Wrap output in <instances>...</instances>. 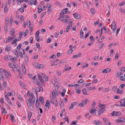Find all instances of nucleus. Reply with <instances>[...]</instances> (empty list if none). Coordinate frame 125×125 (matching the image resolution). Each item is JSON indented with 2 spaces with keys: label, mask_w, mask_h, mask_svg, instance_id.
I'll return each mask as SVG.
<instances>
[{
  "label": "nucleus",
  "mask_w": 125,
  "mask_h": 125,
  "mask_svg": "<svg viewBox=\"0 0 125 125\" xmlns=\"http://www.w3.org/2000/svg\"><path fill=\"white\" fill-rule=\"evenodd\" d=\"M37 75L41 82L42 83L43 82H44V80H43V77H42L39 74H37Z\"/></svg>",
  "instance_id": "7"
},
{
  "label": "nucleus",
  "mask_w": 125,
  "mask_h": 125,
  "mask_svg": "<svg viewBox=\"0 0 125 125\" xmlns=\"http://www.w3.org/2000/svg\"><path fill=\"white\" fill-rule=\"evenodd\" d=\"M66 60H64L62 61H61L59 62L58 63H66Z\"/></svg>",
  "instance_id": "50"
},
{
  "label": "nucleus",
  "mask_w": 125,
  "mask_h": 125,
  "mask_svg": "<svg viewBox=\"0 0 125 125\" xmlns=\"http://www.w3.org/2000/svg\"><path fill=\"white\" fill-rule=\"evenodd\" d=\"M70 17L66 15H62V18H69Z\"/></svg>",
  "instance_id": "38"
},
{
  "label": "nucleus",
  "mask_w": 125,
  "mask_h": 125,
  "mask_svg": "<svg viewBox=\"0 0 125 125\" xmlns=\"http://www.w3.org/2000/svg\"><path fill=\"white\" fill-rule=\"evenodd\" d=\"M31 112H29L28 113V120L29 121L30 119L31 115Z\"/></svg>",
  "instance_id": "33"
},
{
  "label": "nucleus",
  "mask_w": 125,
  "mask_h": 125,
  "mask_svg": "<svg viewBox=\"0 0 125 125\" xmlns=\"http://www.w3.org/2000/svg\"><path fill=\"white\" fill-rule=\"evenodd\" d=\"M46 12H42L41 13V17L42 18L43 17V16L45 14H46Z\"/></svg>",
  "instance_id": "51"
},
{
  "label": "nucleus",
  "mask_w": 125,
  "mask_h": 125,
  "mask_svg": "<svg viewBox=\"0 0 125 125\" xmlns=\"http://www.w3.org/2000/svg\"><path fill=\"white\" fill-rule=\"evenodd\" d=\"M22 71L23 72V73L25 74H26V69L25 68V67L23 66L22 67Z\"/></svg>",
  "instance_id": "21"
},
{
  "label": "nucleus",
  "mask_w": 125,
  "mask_h": 125,
  "mask_svg": "<svg viewBox=\"0 0 125 125\" xmlns=\"http://www.w3.org/2000/svg\"><path fill=\"white\" fill-rule=\"evenodd\" d=\"M117 74L118 75V77H119L120 76L123 75V73L122 72H119L117 73Z\"/></svg>",
  "instance_id": "42"
},
{
  "label": "nucleus",
  "mask_w": 125,
  "mask_h": 125,
  "mask_svg": "<svg viewBox=\"0 0 125 125\" xmlns=\"http://www.w3.org/2000/svg\"><path fill=\"white\" fill-rule=\"evenodd\" d=\"M74 107V106L72 104V103L71 104V106L69 107V109L70 110L71 109H73Z\"/></svg>",
  "instance_id": "57"
},
{
  "label": "nucleus",
  "mask_w": 125,
  "mask_h": 125,
  "mask_svg": "<svg viewBox=\"0 0 125 125\" xmlns=\"http://www.w3.org/2000/svg\"><path fill=\"white\" fill-rule=\"evenodd\" d=\"M32 94L33 93H31L30 91H28L27 95L28 96L30 97L31 96Z\"/></svg>",
  "instance_id": "30"
},
{
  "label": "nucleus",
  "mask_w": 125,
  "mask_h": 125,
  "mask_svg": "<svg viewBox=\"0 0 125 125\" xmlns=\"http://www.w3.org/2000/svg\"><path fill=\"white\" fill-rule=\"evenodd\" d=\"M10 32L12 33H10V34L11 35H12L14 33V29L12 28L10 29Z\"/></svg>",
  "instance_id": "29"
},
{
  "label": "nucleus",
  "mask_w": 125,
  "mask_h": 125,
  "mask_svg": "<svg viewBox=\"0 0 125 125\" xmlns=\"http://www.w3.org/2000/svg\"><path fill=\"white\" fill-rule=\"evenodd\" d=\"M125 86V85L124 84H121L120 85V87L122 89V90H123V88Z\"/></svg>",
  "instance_id": "48"
},
{
  "label": "nucleus",
  "mask_w": 125,
  "mask_h": 125,
  "mask_svg": "<svg viewBox=\"0 0 125 125\" xmlns=\"http://www.w3.org/2000/svg\"><path fill=\"white\" fill-rule=\"evenodd\" d=\"M19 10L22 12H23L24 11V10L23 8H21L19 9Z\"/></svg>",
  "instance_id": "52"
},
{
  "label": "nucleus",
  "mask_w": 125,
  "mask_h": 125,
  "mask_svg": "<svg viewBox=\"0 0 125 125\" xmlns=\"http://www.w3.org/2000/svg\"><path fill=\"white\" fill-rule=\"evenodd\" d=\"M110 88L108 87V88H106L105 89V90L104 91L105 92H108L110 89Z\"/></svg>",
  "instance_id": "46"
},
{
  "label": "nucleus",
  "mask_w": 125,
  "mask_h": 125,
  "mask_svg": "<svg viewBox=\"0 0 125 125\" xmlns=\"http://www.w3.org/2000/svg\"><path fill=\"white\" fill-rule=\"evenodd\" d=\"M90 33H91L90 31H89V32L88 33H87L86 34V36H85L84 38H85V39L89 35V34Z\"/></svg>",
  "instance_id": "53"
},
{
  "label": "nucleus",
  "mask_w": 125,
  "mask_h": 125,
  "mask_svg": "<svg viewBox=\"0 0 125 125\" xmlns=\"http://www.w3.org/2000/svg\"><path fill=\"white\" fill-rule=\"evenodd\" d=\"M44 78H45V81H48V77H47V76L46 75H44V76L43 77Z\"/></svg>",
  "instance_id": "59"
},
{
  "label": "nucleus",
  "mask_w": 125,
  "mask_h": 125,
  "mask_svg": "<svg viewBox=\"0 0 125 125\" xmlns=\"http://www.w3.org/2000/svg\"><path fill=\"white\" fill-rule=\"evenodd\" d=\"M117 92L116 93H118L119 94H121L123 92V90H121L120 91L119 89V88H118L117 89Z\"/></svg>",
  "instance_id": "25"
},
{
  "label": "nucleus",
  "mask_w": 125,
  "mask_h": 125,
  "mask_svg": "<svg viewBox=\"0 0 125 125\" xmlns=\"http://www.w3.org/2000/svg\"><path fill=\"white\" fill-rule=\"evenodd\" d=\"M0 79H4V77L3 76V74L2 73H0Z\"/></svg>",
  "instance_id": "55"
},
{
  "label": "nucleus",
  "mask_w": 125,
  "mask_h": 125,
  "mask_svg": "<svg viewBox=\"0 0 125 125\" xmlns=\"http://www.w3.org/2000/svg\"><path fill=\"white\" fill-rule=\"evenodd\" d=\"M60 21L64 23H67L68 22L67 19H61L60 20Z\"/></svg>",
  "instance_id": "36"
},
{
  "label": "nucleus",
  "mask_w": 125,
  "mask_h": 125,
  "mask_svg": "<svg viewBox=\"0 0 125 125\" xmlns=\"http://www.w3.org/2000/svg\"><path fill=\"white\" fill-rule=\"evenodd\" d=\"M94 123L96 125H99V124H101L102 122L100 121H97L96 120H95L94 121Z\"/></svg>",
  "instance_id": "14"
},
{
  "label": "nucleus",
  "mask_w": 125,
  "mask_h": 125,
  "mask_svg": "<svg viewBox=\"0 0 125 125\" xmlns=\"http://www.w3.org/2000/svg\"><path fill=\"white\" fill-rule=\"evenodd\" d=\"M7 5H6V6L5 7L4 9V12L6 13L7 12L8 10V8H7Z\"/></svg>",
  "instance_id": "37"
},
{
  "label": "nucleus",
  "mask_w": 125,
  "mask_h": 125,
  "mask_svg": "<svg viewBox=\"0 0 125 125\" xmlns=\"http://www.w3.org/2000/svg\"><path fill=\"white\" fill-rule=\"evenodd\" d=\"M71 28V26L70 25H68L66 27V31L67 32H68L69 31V30Z\"/></svg>",
  "instance_id": "35"
},
{
  "label": "nucleus",
  "mask_w": 125,
  "mask_h": 125,
  "mask_svg": "<svg viewBox=\"0 0 125 125\" xmlns=\"http://www.w3.org/2000/svg\"><path fill=\"white\" fill-rule=\"evenodd\" d=\"M12 41L10 37H9L7 39L4 40V42L5 43H7L9 42Z\"/></svg>",
  "instance_id": "8"
},
{
  "label": "nucleus",
  "mask_w": 125,
  "mask_h": 125,
  "mask_svg": "<svg viewBox=\"0 0 125 125\" xmlns=\"http://www.w3.org/2000/svg\"><path fill=\"white\" fill-rule=\"evenodd\" d=\"M51 41V39L50 37H49L47 40V42L48 43H49Z\"/></svg>",
  "instance_id": "54"
},
{
  "label": "nucleus",
  "mask_w": 125,
  "mask_h": 125,
  "mask_svg": "<svg viewBox=\"0 0 125 125\" xmlns=\"http://www.w3.org/2000/svg\"><path fill=\"white\" fill-rule=\"evenodd\" d=\"M28 22H27V25L29 27H31V23L30 20H28Z\"/></svg>",
  "instance_id": "56"
},
{
  "label": "nucleus",
  "mask_w": 125,
  "mask_h": 125,
  "mask_svg": "<svg viewBox=\"0 0 125 125\" xmlns=\"http://www.w3.org/2000/svg\"><path fill=\"white\" fill-rule=\"evenodd\" d=\"M77 123V122L76 121H73L72 122L71 125H76Z\"/></svg>",
  "instance_id": "41"
},
{
  "label": "nucleus",
  "mask_w": 125,
  "mask_h": 125,
  "mask_svg": "<svg viewBox=\"0 0 125 125\" xmlns=\"http://www.w3.org/2000/svg\"><path fill=\"white\" fill-rule=\"evenodd\" d=\"M18 98H19V100H21V101H23L22 98L21 96V95L19 94V95L18 96Z\"/></svg>",
  "instance_id": "49"
},
{
  "label": "nucleus",
  "mask_w": 125,
  "mask_h": 125,
  "mask_svg": "<svg viewBox=\"0 0 125 125\" xmlns=\"http://www.w3.org/2000/svg\"><path fill=\"white\" fill-rule=\"evenodd\" d=\"M8 64L9 67L11 68H12V70L13 71H14V70L13 68V67L14 66V64L12 63L9 62L8 63Z\"/></svg>",
  "instance_id": "15"
},
{
  "label": "nucleus",
  "mask_w": 125,
  "mask_h": 125,
  "mask_svg": "<svg viewBox=\"0 0 125 125\" xmlns=\"http://www.w3.org/2000/svg\"><path fill=\"white\" fill-rule=\"evenodd\" d=\"M11 47L10 46L8 45L6 47L5 49V52L9 51Z\"/></svg>",
  "instance_id": "12"
},
{
  "label": "nucleus",
  "mask_w": 125,
  "mask_h": 125,
  "mask_svg": "<svg viewBox=\"0 0 125 125\" xmlns=\"http://www.w3.org/2000/svg\"><path fill=\"white\" fill-rule=\"evenodd\" d=\"M28 30H25V32L24 33V36H25L27 35L28 34Z\"/></svg>",
  "instance_id": "44"
},
{
  "label": "nucleus",
  "mask_w": 125,
  "mask_h": 125,
  "mask_svg": "<svg viewBox=\"0 0 125 125\" xmlns=\"http://www.w3.org/2000/svg\"><path fill=\"white\" fill-rule=\"evenodd\" d=\"M93 108L94 109H92L91 111H90V113L91 114H93L94 113V112L96 111L97 110L96 109H95V107H94Z\"/></svg>",
  "instance_id": "13"
},
{
  "label": "nucleus",
  "mask_w": 125,
  "mask_h": 125,
  "mask_svg": "<svg viewBox=\"0 0 125 125\" xmlns=\"http://www.w3.org/2000/svg\"><path fill=\"white\" fill-rule=\"evenodd\" d=\"M5 98L7 102H10V100L7 95H5Z\"/></svg>",
  "instance_id": "45"
},
{
  "label": "nucleus",
  "mask_w": 125,
  "mask_h": 125,
  "mask_svg": "<svg viewBox=\"0 0 125 125\" xmlns=\"http://www.w3.org/2000/svg\"><path fill=\"white\" fill-rule=\"evenodd\" d=\"M37 2L36 0H30L29 4L30 5H31L32 4L34 5H36L37 4Z\"/></svg>",
  "instance_id": "4"
},
{
  "label": "nucleus",
  "mask_w": 125,
  "mask_h": 125,
  "mask_svg": "<svg viewBox=\"0 0 125 125\" xmlns=\"http://www.w3.org/2000/svg\"><path fill=\"white\" fill-rule=\"evenodd\" d=\"M121 120H122L121 122H125V119L122 117H120Z\"/></svg>",
  "instance_id": "64"
},
{
  "label": "nucleus",
  "mask_w": 125,
  "mask_h": 125,
  "mask_svg": "<svg viewBox=\"0 0 125 125\" xmlns=\"http://www.w3.org/2000/svg\"><path fill=\"white\" fill-rule=\"evenodd\" d=\"M27 104L28 106V108H30L32 106V105L31 104L30 101H29L28 99L27 100Z\"/></svg>",
  "instance_id": "11"
},
{
  "label": "nucleus",
  "mask_w": 125,
  "mask_h": 125,
  "mask_svg": "<svg viewBox=\"0 0 125 125\" xmlns=\"http://www.w3.org/2000/svg\"><path fill=\"white\" fill-rule=\"evenodd\" d=\"M82 91L83 93L85 95L87 94V92L85 89H83L82 90Z\"/></svg>",
  "instance_id": "40"
},
{
  "label": "nucleus",
  "mask_w": 125,
  "mask_h": 125,
  "mask_svg": "<svg viewBox=\"0 0 125 125\" xmlns=\"http://www.w3.org/2000/svg\"><path fill=\"white\" fill-rule=\"evenodd\" d=\"M111 71V69L109 68H106L103 70L102 72L103 73H107L110 72Z\"/></svg>",
  "instance_id": "9"
},
{
  "label": "nucleus",
  "mask_w": 125,
  "mask_h": 125,
  "mask_svg": "<svg viewBox=\"0 0 125 125\" xmlns=\"http://www.w3.org/2000/svg\"><path fill=\"white\" fill-rule=\"evenodd\" d=\"M73 51V50L72 49H71L69 51V52H68V54H71V53Z\"/></svg>",
  "instance_id": "62"
},
{
  "label": "nucleus",
  "mask_w": 125,
  "mask_h": 125,
  "mask_svg": "<svg viewBox=\"0 0 125 125\" xmlns=\"http://www.w3.org/2000/svg\"><path fill=\"white\" fill-rule=\"evenodd\" d=\"M3 86L5 87H6L7 86V83L5 81H3Z\"/></svg>",
  "instance_id": "63"
},
{
  "label": "nucleus",
  "mask_w": 125,
  "mask_h": 125,
  "mask_svg": "<svg viewBox=\"0 0 125 125\" xmlns=\"http://www.w3.org/2000/svg\"><path fill=\"white\" fill-rule=\"evenodd\" d=\"M1 109L2 110V111H1V113L3 114H5V115H6L7 113V111L6 110L3 108V107H1Z\"/></svg>",
  "instance_id": "10"
},
{
  "label": "nucleus",
  "mask_w": 125,
  "mask_h": 125,
  "mask_svg": "<svg viewBox=\"0 0 125 125\" xmlns=\"http://www.w3.org/2000/svg\"><path fill=\"white\" fill-rule=\"evenodd\" d=\"M83 36V31L82 29H81V30L80 31V37L81 38H82Z\"/></svg>",
  "instance_id": "18"
},
{
  "label": "nucleus",
  "mask_w": 125,
  "mask_h": 125,
  "mask_svg": "<svg viewBox=\"0 0 125 125\" xmlns=\"http://www.w3.org/2000/svg\"><path fill=\"white\" fill-rule=\"evenodd\" d=\"M16 58L15 57H12L10 58V60L11 62H12L15 63Z\"/></svg>",
  "instance_id": "19"
},
{
  "label": "nucleus",
  "mask_w": 125,
  "mask_h": 125,
  "mask_svg": "<svg viewBox=\"0 0 125 125\" xmlns=\"http://www.w3.org/2000/svg\"><path fill=\"white\" fill-rule=\"evenodd\" d=\"M3 72L4 73L7 79H10V78L9 76V75L10 76H11V74L9 71H6L5 69L3 70Z\"/></svg>",
  "instance_id": "1"
},
{
  "label": "nucleus",
  "mask_w": 125,
  "mask_h": 125,
  "mask_svg": "<svg viewBox=\"0 0 125 125\" xmlns=\"http://www.w3.org/2000/svg\"><path fill=\"white\" fill-rule=\"evenodd\" d=\"M119 103L120 104H125V99L123 98L121 100H120Z\"/></svg>",
  "instance_id": "23"
},
{
  "label": "nucleus",
  "mask_w": 125,
  "mask_h": 125,
  "mask_svg": "<svg viewBox=\"0 0 125 125\" xmlns=\"http://www.w3.org/2000/svg\"><path fill=\"white\" fill-rule=\"evenodd\" d=\"M16 71L18 72V73H19V75L21 77L20 78H21L22 74L21 73V71L19 69H16Z\"/></svg>",
  "instance_id": "24"
},
{
  "label": "nucleus",
  "mask_w": 125,
  "mask_h": 125,
  "mask_svg": "<svg viewBox=\"0 0 125 125\" xmlns=\"http://www.w3.org/2000/svg\"><path fill=\"white\" fill-rule=\"evenodd\" d=\"M106 106L104 107L101 108L99 109L98 111V113L99 115H100L101 114L104 112L105 110Z\"/></svg>",
  "instance_id": "2"
},
{
  "label": "nucleus",
  "mask_w": 125,
  "mask_h": 125,
  "mask_svg": "<svg viewBox=\"0 0 125 125\" xmlns=\"http://www.w3.org/2000/svg\"><path fill=\"white\" fill-rule=\"evenodd\" d=\"M56 57V55L54 54L53 55H52L51 56H50V59H54V58Z\"/></svg>",
  "instance_id": "61"
},
{
  "label": "nucleus",
  "mask_w": 125,
  "mask_h": 125,
  "mask_svg": "<svg viewBox=\"0 0 125 125\" xmlns=\"http://www.w3.org/2000/svg\"><path fill=\"white\" fill-rule=\"evenodd\" d=\"M73 15L74 17L76 19H80L81 18V17L78 13H75L73 14Z\"/></svg>",
  "instance_id": "6"
},
{
  "label": "nucleus",
  "mask_w": 125,
  "mask_h": 125,
  "mask_svg": "<svg viewBox=\"0 0 125 125\" xmlns=\"http://www.w3.org/2000/svg\"><path fill=\"white\" fill-rule=\"evenodd\" d=\"M120 79L121 81H125V78H124V77L123 76H120Z\"/></svg>",
  "instance_id": "31"
},
{
  "label": "nucleus",
  "mask_w": 125,
  "mask_h": 125,
  "mask_svg": "<svg viewBox=\"0 0 125 125\" xmlns=\"http://www.w3.org/2000/svg\"><path fill=\"white\" fill-rule=\"evenodd\" d=\"M39 101L42 104L44 101V99L42 97H40L39 99Z\"/></svg>",
  "instance_id": "32"
},
{
  "label": "nucleus",
  "mask_w": 125,
  "mask_h": 125,
  "mask_svg": "<svg viewBox=\"0 0 125 125\" xmlns=\"http://www.w3.org/2000/svg\"><path fill=\"white\" fill-rule=\"evenodd\" d=\"M88 102V99L87 98H86L85 100L84 101L82 100V103L84 105Z\"/></svg>",
  "instance_id": "17"
},
{
  "label": "nucleus",
  "mask_w": 125,
  "mask_h": 125,
  "mask_svg": "<svg viewBox=\"0 0 125 125\" xmlns=\"http://www.w3.org/2000/svg\"><path fill=\"white\" fill-rule=\"evenodd\" d=\"M111 115L112 116H119L121 114V112H117L115 111H113L111 114Z\"/></svg>",
  "instance_id": "3"
},
{
  "label": "nucleus",
  "mask_w": 125,
  "mask_h": 125,
  "mask_svg": "<svg viewBox=\"0 0 125 125\" xmlns=\"http://www.w3.org/2000/svg\"><path fill=\"white\" fill-rule=\"evenodd\" d=\"M27 56V55H26V56L25 57H24L25 62L26 63V64H27L28 63V58Z\"/></svg>",
  "instance_id": "22"
},
{
  "label": "nucleus",
  "mask_w": 125,
  "mask_h": 125,
  "mask_svg": "<svg viewBox=\"0 0 125 125\" xmlns=\"http://www.w3.org/2000/svg\"><path fill=\"white\" fill-rule=\"evenodd\" d=\"M112 29V30L113 31V32H112L113 33H114V32L115 31V30H116V27H115V26H111V28Z\"/></svg>",
  "instance_id": "34"
},
{
  "label": "nucleus",
  "mask_w": 125,
  "mask_h": 125,
  "mask_svg": "<svg viewBox=\"0 0 125 125\" xmlns=\"http://www.w3.org/2000/svg\"><path fill=\"white\" fill-rule=\"evenodd\" d=\"M10 116L11 117V120L12 121L14 119V116L11 114H10Z\"/></svg>",
  "instance_id": "26"
},
{
  "label": "nucleus",
  "mask_w": 125,
  "mask_h": 125,
  "mask_svg": "<svg viewBox=\"0 0 125 125\" xmlns=\"http://www.w3.org/2000/svg\"><path fill=\"white\" fill-rule=\"evenodd\" d=\"M13 21V19H12V16L10 17V22L9 24V26H11V25L12 23V22Z\"/></svg>",
  "instance_id": "27"
},
{
  "label": "nucleus",
  "mask_w": 125,
  "mask_h": 125,
  "mask_svg": "<svg viewBox=\"0 0 125 125\" xmlns=\"http://www.w3.org/2000/svg\"><path fill=\"white\" fill-rule=\"evenodd\" d=\"M36 37V40L38 42H39L40 41V38L39 36H38V37Z\"/></svg>",
  "instance_id": "60"
},
{
  "label": "nucleus",
  "mask_w": 125,
  "mask_h": 125,
  "mask_svg": "<svg viewBox=\"0 0 125 125\" xmlns=\"http://www.w3.org/2000/svg\"><path fill=\"white\" fill-rule=\"evenodd\" d=\"M18 53L19 55L22 58H23V56L22 53L20 51H19Z\"/></svg>",
  "instance_id": "28"
},
{
  "label": "nucleus",
  "mask_w": 125,
  "mask_h": 125,
  "mask_svg": "<svg viewBox=\"0 0 125 125\" xmlns=\"http://www.w3.org/2000/svg\"><path fill=\"white\" fill-rule=\"evenodd\" d=\"M17 42V39H15L13 40L12 42H11V44H13L15 43H16Z\"/></svg>",
  "instance_id": "47"
},
{
  "label": "nucleus",
  "mask_w": 125,
  "mask_h": 125,
  "mask_svg": "<svg viewBox=\"0 0 125 125\" xmlns=\"http://www.w3.org/2000/svg\"><path fill=\"white\" fill-rule=\"evenodd\" d=\"M21 43L19 44V45L17 47V49L18 50H20L21 47Z\"/></svg>",
  "instance_id": "39"
},
{
  "label": "nucleus",
  "mask_w": 125,
  "mask_h": 125,
  "mask_svg": "<svg viewBox=\"0 0 125 125\" xmlns=\"http://www.w3.org/2000/svg\"><path fill=\"white\" fill-rule=\"evenodd\" d=\"M79 85V84H70L68 85V86L70 87H76V86H78Z\"/></svg>",
  "instance_id": "20"
},
{
  "label": "nucleus",
  "mask_w": 125,
  "mask_h": 125,
  "mask_svg": "<svg viewBox=\"0 0 125 125\" xmlns=\"http://www.w3.org/2000/svg\"><path fill=\"white\" fill-rule=\"evenodd\" d=\"M39 104L40 103L39 102L38 98L36 99V102L35 103V105L36 107L39 108Z\"/></svg>",
  "instance_id": "16"
},
{
  "label": "nucleus",
  "mask_w": 125,
  "mask_h": 125,
  "mask_svg": "<svg viewBox=\"0 0 125 125\" xmlns=\"http://www.w3.org/2000/svg\"><path fill=\"white\" fill-rule=\"evenodd\" d=\"M4 29L5 32H7V24H5L4 26Z\"/></svg>",
  "instance_id": "43"
},
{
  "label": "nucleus",
  "mask_w": 125,
  "mask_h": 125,
  "mask_svg": "<svg viewBox=\"0 0 125 125\" xmlns=\"http://www.w3.org/2000/svg\"><path fill=\"white\" fill-rule=\"evenodd\" d=\"M45 105L47 107L46 108V111H47L49 109V107L50 106L49 102L48 100H47L46 101V102Z\"/></svg>",
  "instance_id": "5"
},
{
  "label": "nucleus",
  "mask_w": 125,
  "mask_h": 125,
  "mask_svg": "<svg viewBox=\"0 0 125 125\" xmlns=\"http://www.w3.org/2000/svg\"><path fill=\"white\" fill-rule=\"evenodd\" d=\"M120 98V96L119 95H115L114 97V98L115 99H119Z\"/></svg>",
  "instance_id": "58"
}]
</instances>
